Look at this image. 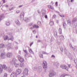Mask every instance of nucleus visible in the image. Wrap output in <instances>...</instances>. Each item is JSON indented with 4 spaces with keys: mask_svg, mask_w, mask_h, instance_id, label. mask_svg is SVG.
Here are the masks:
<instances>
[{
    "mask_svg": "<svg viewBox=\"0 0 77 77\" xmlns=\"http://www.w3.org/2000/svg\"><path fill=\"white\" fill-rule=\"evenodd\" d=\"M21 73V70L20 69H18L17 70L16 72H13L11 75V77H17V76L20 74Z\"/></svg>",
    "mask_w": 77,
    "mask_h": 77,
    "instance_id": "nucleus-1",
    "label": "nucleus"
},
{
    "mask_svg": "<svg viewBox=\"0 0 77 77\" xmlns=\"http://www.w3.org/2000/svg\"><path fill=\"white\" fill-rule=\"evenodd\" d=\"M3 69H6L7 67L5 65H0V73H2L3 71Z\"/></svg>",
    "mask_w": 77,
    "mask_h": 77,
    "instance_id": "nucleus-2",
    "label": "nucleus"
},
{
    "mask_svg": "<svg viewBox=\"0 0 77 77\" xmlns=\"http://www.w3.org/2000/svg\"><path fill=\"white\" fill-rule=\"evenodd\" d=\"M60 67L62 68H63L64 69H66L67 71H68V67L66 66V65H61L60 66Z\"/></svg>",
    "mask_w": 77,
    "mask_h": 77,
    "instance_id": "nucleus-3",
    "label": "nucleus"
},
{
    "mask_svg": "<svg viewBox=\"0 0 77 77\" xmlns=\"http://www.w3.org/2000/svg\"><path fill=\"white\" fill-rule=\"evenodd\" d=\"M6 53L5 52H4L1 54V59H5V57Z\"/></svg>",
    "mask_w": 77,
    "mask_h": 77,
    "instance_id": "nucleus-4",
    "label": "nucleus"
},
{
    "mask_svg": "<svg viewBox=\"0 0 77 77\" xmlns=\"http://www.w3.org/2000/svg\"><path fill=\"white\" fill-rule=\"evenodd\" d=\"M47 63L46 61H44L43 63V68H47Z\"/></svg>",
    "mask_w": 77,
    "mask_h": 77,
    "instance_id": "nucleus-5",
    "label": "nucleus"
},
{
    "mask_svg": "<svg viewBox=\"0 0 77 77\" xmlns=\"http://www.w3.org/2000/svg\"><path fill=\"white\" fill-rule=\"evenodd\" d=\"M55 74H56V72H53L52 73H50L49 74V77H52V76L55 75Z\"/></svg>",
    "mask_w": 77,
    "mask_h": 77,
    "instance_id": "nucleus-6",
    "label": "nucleus"
},
{
    "mask_svg": "<svg viewBox=\"0 0 77 77\" xmlns=\"http://www.w3.org/2000/svg\"><path fill=\"white\" fill-rule=\"evenodd\" d=\"M6 56L8 57H10L11 56H12V53H8L6 54Z\"/></svg>",
    "mask_w": 77,
    "mask_h": 77,
    "instance_id": "nucleus-7",
    "label": "nucleus"
},
{
    "mask_svg": "<svg viewBox=\"0 0 77 77\" xmlns=\"http://www.w3.org/2000/svg\"><path fill=\"white\" fill-rule=\"evenodd\" d=\"M19 60L20 62H24V59L21 57H19Z\"/></svg>",
    "mask_w": 77,
    "mask_h": 77,
    "instance_id": "nucleus-8",
    "label": "nucleus"
},
{
    "mask_svg": "<svg viewBox=\"0 0 77 77\" xmlns=\"http://www.w3.org/2000/svg\"><path fill=\"white\" fill-rule=\"evenodd\" d=\"M28 72H29V70L27 69H25L24 70V73L26 75H28Z\"/></svg>",
    "mask_w": 77,
    "mask_h": 77,
    "instance_id": "nucleus-9",
    "label": "nucleus"
},
{
    "mask_svg": "<svg viewBox=\"0 0 77 77\" xmlns=\"http://www.w3.org/2000/svg\"><path fill=\"white\" fill-rule=\"evenodd\" d=\"M38 27H39V26H38L36 25H34L33 27L30 28V29H34V28H38Z\"/></svg>",
    "mask_w": 77,
    "mask_h": 77,
    "instance_id": "nucleus-10",
    "label": "nucleus"
},
{
    "mask_svg": "<svg viewBox=\"0 0 77 77\" xmlns=\"http://www.w3.org/2000/svg\"><path fill=\"white\" fill-rule=\"evenodd\" d=\"M5 47V45L3 44H2L0 45V48H3Z\"/></svg>",
    "mask_w": 77,
    "mask_h": 77,
    "instance_id": "nucleus-11",
    "label": "nucleus"
},
{
    "mask_svg": "<svg viewBox=\"0 0 77 77\" xmlns=\"http://www.w3.org/2000/svg\"><path fill=\"white\" fill-rule=\"evenodd\" d=\"M15 22L16 24H17V25H19L20 24V22L18 20H15Z\"/></svg>",
    "mask_w": 77,
    "mask_h": 77,
    "instance_id": "nucleus-12",
    "label": "nucleus"
},
{
    "mask_svg": "<svg viewBox=\"0 0 77 77\" xmlns=\"http://www.w3.org/2000/svg\"><path fill=\"white\" fill-rule=\"evenodd\" d=\"M48 6L49 8H50L51 9H54V8H53V7H51V6L50 5H49Z\"/></svg>",
    "mask_w": 77,
    "mask_h": 77,
    "instance_id": "nucleus-13",
    "label": "nucleus"
},
{
    "mask_svg": "<svg viewBox=\"0 0 77 77\" xmlns=\"http://www.w3.org/2000/svg\"><path fill=\"white\" fill-rule=\"evenodd\" d=\"M8 36H5L4 38V39L5 41H6V40H7V39H8Z\"/></svg>",
    "mask_w": 77,
    "mask_h": 77,
    "instance_id": "nucleus-14",
    "label": "nucleus"
},
{
    "mask_svg": "<svg viewBox=\"0 0 77 77\" xmlns=\"http://www.w3.org/2000/svg\"><path fill=\"white\" fill-rule=\"evenodd\" d=\"M24 65V63H20V67H23Z\"/></svg>",
    "mask_w": 77,
    "mask_h": 77,
    "instance_id": "nucleus-15",
    "label": "nucleus"
},
{
    "mask_svg": "<svg viewBox=\"0 0 77 77\" xmlns=\"http://www.w3.org/2000/svg\"><path fill=\"white\" fill-rule=\"evenodd\" d=\"M14 65L15 66V67L16 68H17V67H18V66H19V64L15 63Z\"/></svg>",
    "mask_w": 77,
    "mask_h": 77,
    "instance_id": "nucleus-16",
    "label": "nucleus"
},
{
    "mask_svg": "<svg viewBox=\"0 0 77 77\" xmlns=\"http://www.w3.org/2000/svg\"><path fill=\"white\" fill-rule=\"evenodd\" d=\"M24 12H22L20 14V16L21 17H24Z\"/></svg>",
    "mask_w": 77,
    "mask_h": 77,
    "instance_id": "nucleus-17",
    "label": "nucleus"
},
{
    "mask_svg": "<svg viewBox=\"0 0 77 77\" xmlns=\"http://www.w3.org/2000/svg\"><path fill=\"white\" fill-rule=\"evenodd\" d=\"M54 24V23L53 22H51L49 23V24L50 26H53Z\"/></svg>",
    "mask_w": 77,
    "mask_h": 77,
    "instance_id": "nucleus-18",
    "label": "nucleus"
},
{
    "mask_svg": "<svg viewBox=\"0 0 77 77\" xmlns=\"http://www.w3.org/2000/svg\"><path fill=\"white\" fill-rule=\"evenodd\" d=\"M59 15L61 17H65V15H64L63 14H60Z\"/></svg>",
    "mask_w": 77,
    "mask_h": 77,
    "instance_id": "nucleus-19",
    "label": "nucleus"
},
{
    "mask_svg": "<svg viewBox=\"0 0 77 77\" xmlns=\"http://www.w3.org/2000/svg\"><path fill=\"white\" fill-rule=\"evenodd\" d=\"M6 25L7 26H9L10 25V22H7L6 23Z\"/></svg>",
    "mask_w": 77,
    "mask_h": 77,
    "instance_id": "nucleus-20",
    "label": "nucleus"
},
{
    "mask_svg": "<svg viewBox=\"0 0 77 77\" xmlns=\"http://www.w3.org/2000/svg\"><path fill=\"white\" fill-rule=\"evenodd\" d=\"M59 32L60 33H62V29L60 28L59 29Z\"/></svg>",
    "mask_w": 77,
    "mask_h": 77,
    "instance_id": "nucleus-21",
    "label": "nucleus"
},
{
    "mask_svg": "<svg viewBox=\"0 0 77 77\" xmlns=\"http://www.w3.org/2000/svg\"><path fill=\"white\" fill-rule=\"evenodd\" d=\"M66 23H65V22H64L63 23V26L64 27H66Z\"/></svg>",
    "mask_w": 77,
    "mask_h": 77,
    "instance_id": "nucleus-22",
    "label": "nucleus"
},
{
    "mask_svg": "<svg viewBox=\"0 0 77 77\" xmlns=\"http://www.w3.org/2000/svg\"><path fill=\"white\" fill-rule=\"evenodd\" d=\"M7 76H8V74L6 73H5L3 76V77H7Z\"/></svg>",
    "mask_w": 77,
    "mask_h": 77,
    "instance_id": "nucleus-23",
    "label": "nucleus"
},
{
    "mask_svg": "<svg viewBox=\"0 0 77 77\" xmlns=\"http://www.w3.org/2000/svg\"><path fill=\"white\" fill-rule=\"evenodd\" d=\"M67 23H70V24H71V20H67Z\"/></svg>",
    "mask_w": 77,
    "mask_h": 77,
    "instance_id": "nucleus-24",
    "label": "nucleus"
},
{
    "mask_svg": "<svg viewBox=\"0 0 77 77\" xmlns=\"http://www.w3.org/2000/svg\"><path fill=\"white\" fill-rule=\"evenodd\" d=\"M38 24L39 25H41V22L40 21L38 22Z\"/></svg>",
    "mask_w": 77,
    "mask_h": 77,
    "instance_id": "nucleus-25",
    "label": "nucleus"
},
{
    "mask_svg": "<svg viewBox=\"0 0 77 77\" xmlns=\"http://www.w3.org/2000/svg\"><path fill=\"white\" fill-rule=\"evenodd\" d=\"M29 51L30 53H32V52H33V51H32V49H31L29 50Z\"/></svg>",
    "mask_w": 77,
    "mask_h": 77,
    "instance_id": "nucleus-26",
    "label": "nucleus"
},
{
    "mask_svg": "<svg viewBox=\"0 0 77 77\" xmlns=\"http://www.w3.org/2000/svg\"><path fill=\"white\" fill-rule=\"evenodd\" d=\"M11 39V40L12 41H13L14 39V38H13V37H12V36H11V39Z\"/></svg>",
    "mask_w": 77,
    "mask_h": 77,
    "instance_id": "nucleus-27",
    "label": "nucleus"
},
{
    "mask_svg": "<svg viewBox=\"0 0 77 77\" xmlns=\"http://www.w3.org/2000/svg\"><path fill=\"white\" fill-rule=\"evenodd\" d=\"M56 15L54 14V15H53V18H56Z\"/></svg>",
    "mask_w": 77,
    "mask_h": 77,
    "instance_id": "nucleus-28",
    "label": "nucleus"
},
{
    "mask_svg": "<svg viewBox=\"0 0 77 77\" xmlns=\"http://www.w3.org/2000/svg\"><path fill=\"white\" fill-rule=\"evenodd\" d=\"M23 51L25 53H27V51L26 50H23Z\"/></svg>",
    "mask_w": 77,
    "mask_h": 77,
    "instance_id": "nucleus-29",
    "label": "nucleus"
},
{
    "mask_svg": "<svg viewBox=\"0 0 77 77\" xmlns=\"http://www.w3.org/2000/svg\"><path fill=\"white\" fill-rule=\"evenodd\" d=\"M51 57H54V58H55V56H54V55H53L51 56Z\"/></svg>",
    "mask_w": 77,
    "mask_h": 77,
    "instance_id": "nucleus-30",
    "label": "nucleus"
},
{
    "mask_svg": "<svg viewBox=\"0 0 77 77\" xmlns=\"http://www.w3.org/2000/svg\"><path fill=\"white\" fill-rule=\"evenodd\" d=\"M71 64H68V66L69 67V68H70L71 67Z\"/></svg>",
    "mask_w": 77,
    "mask_h": 77,
    "instance_id": "nucleus-31",
    "label": "nucleus"
},
{
    "mask_svg": "<svg viewBox=\"0 0 77 77\" xmlns=\"http://www.w3.org/2000/svg\"><path fill=\"white\" fill-rule=\"evenodd\" d=\"M40 57H42V58H43V55H40Z\"/></svg>",
    "mask_w": 77,
    "mask_h": 77,
    "instance_id": "nucleus-32",
    "label": "nucleus"
},
{
    "mask_svg": "<svg viewBox=\"0 0 77 77\" xmlns=\"http://www.w3.org/2000/svg\"><path fill=\"white\" fill-rule=\"evenodd\" d=\"M45 17L46 18H48L47 15H45Z\"/></svg>",
    "mask_w": 77,
    "mask_h": 77,
    "instance_id": "nucleus-33",
    "label": "nucleus"
},
{
    "mask_svg": "<svg viewBox=\"0 0 77 77\" xmlns=\"http://www.w3.org/2000/svg\"><path fill=\"white\" fill-rule=\"evenodd\" d=\"M33 44V42H32L31 43L30 45V47L32 46V45Z\"/></svg>",
    "mask_w": 77,
    "mask_h": 77,
    "instance_id": "nucleus-34",
    "label": "nucleus"
},
{
    "mask_svg": "<svg viewBox=\"0 0 77 77\" xmlns=\"http://www.w3.org/2000/svg\"><path fill=\"white\" fill-rule=\"evenodd\" d=\"M2 1L4 3H5V0H2Z\"/></svg>",
    "mask_w": 77,
    "mask_h": 77,
    "instance_id": "nucleus-35",
    "label": "nucleus"
},
{
    "mask_svg": "<svg viewBox=\"0 0 77 77\" xmlns=\"http://www.w3.org/2000/svg\"><path fill=\"white\" fill-rule=\"evenodd\" d=\"M55 32L56 33V34H55V33L54 34V35L55 36L57 35V32Z\"/></svg>",
    "mask_w": 77,
    "mask_h": 77,
    "instance_id": "nucleus-36",
    "label": "nucleus"
},
{
    "mask_svg": "<svg viewBox=\"0 0 77 77\" xmlns=\"http://www.w3.org/2000/svg\"><path fill=\"white\" fill-rule=\"evenodd\" d=\"M55 5L56 6H57V2H56L55 3Z\"/></svg>",
    "mask_w": 77,
    "mask_h": 77,
    "instance_id": "nucleus-37",
    "label": "nucleus"
},
{
    "mask_svg": "<svg viewBox=\"0 0 77 77\" xmlns=\"http://www.w3.org/2000/svg\"><path fill=\"white\" fill-rule=\"evenodd\" d=\"M17 13H19L20 12V11H17Z\"/></svg>",
    "mask_w": 77,
    "mask_h": 77,
    "instance_id": "nucleus-38",
    "label": "nucleus"
},
{
    "mask_svg": "<svg viewBox=\"0 0 77 77\" xmlns=\"http://www.w3.org/2000/svg\"><path fill=\"white\" fill-rule=\"evenodd\" d=\"M23 6V5H20L19 7V8H21V7H22V6Z\"/></svg>",
    "mask_w": 77,
    "mask_h": 77,
    "instance_id": "nucleus-39",
    "label": "nucleus"
},
{
    "mask_svg": "<svg viewBox=\"0 0 77 77\" xmlns=\"http://www.w3.org/2000/svg\"><path fill=\"white\" fill-rule=\"evenodd\" d=\"M11 69L10 68H9L8 70H9L10 71H11Z\"/></svg>",
    "mask_w": 77,
    "mask_h": 77,
    "instance_id": "nucleus-40",
    "label": "nucleus"
},
{
    "mask_svg": "<svg viewBox=\"0 0 77 77\" xmlns=\"http://www.w3.org/2000/svg\"><path fill=\"white\" fill-rule=\"evenodd\" d=\"M74 0H71L70 2H73Z\"/></svg>",
    "mask_w": 77,
    "mask_h": 77,
    "instance_id": "nucleus-41",
    "label": "nucleus"
},
{
    "mask_svg": "<svg viewBox=\"0 0 77 77\" xmlns=\"http://www.w3.org/2000/svg\"><path fill=\"white\" fill-rule=\"evenodd\" d=\"M29 26H32V23H30V24H29Z\"/></svg>",
    "mask_w": 77,
    "mask_h": 77,
    "instance_id": "nucleus-42",
    "label": "nucleus"
},
{
    "mask_svg": "<svg viewBox=\"0 0 77 77\" xmlns=\"http://www.w3.org/2000/svg\"><path fill=\"white\" fill-rule=\"evenodd\" d=\"M6 7H8V5H6Z\"/></svg>",
    "mask_w": 77,
    "mask_h": 77,
    "instance_id": "nucleus-43",
    "label": "nucleus"
},
{
    "mask_svg": "<svg viewBox=\"0 0 77 77\" xmlns=\"http://www.w3.org/2000/svg\"><path fill=\"white\" fill-rule=\"evenodd\" d=\"M36 38H38V36H36Z\"/></svg>",
    "mask_w": 77,
    "mask_h": 77,
    "instance_id": "nucleus-44",
    "label": "nucleus"
}]
</instances>
